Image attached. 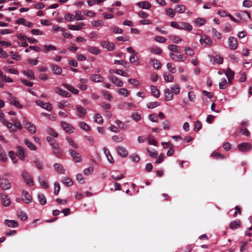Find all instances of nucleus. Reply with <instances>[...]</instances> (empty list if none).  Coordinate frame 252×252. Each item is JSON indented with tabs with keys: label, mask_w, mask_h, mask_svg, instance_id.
<instances>
[{
	"label": "nucleus",
	"mask_w": 252,
	"mask_h": 252,
	"mask_svg": "<svg viewBox=\"0 0 252 252\" xmlns=\"http://www.w3.org/2000/svg\"><path fill=\"white\" fill-rule=\"evenodd\" d=\"M12 122L10 123L6 121H3V124L9 129L10 131L12 132H16L18 129H22L23 127L18 119L16 118L11 119Z\"/></svg>",
	"instance_id": "nucleus-1"
},
{
	"label": "nucleus",
	"mask_w": 252,
	"mask_h": 252,
	"mask_svg": "<svg viewBox=\"0 0 252 252\" xmlns=\"http://www.w3.org/2000/svg\"><path fill=\"white\" fill-rule=\"evenodd\" d=\"M0 187L3 190H8L11 188V184L8 179L0 175Z\"/></svg>",
	"instance_id": "nucleus-2"
},
{
	"label": "nucleus",
	"mask_w": 252,
	"mask_h": 252,
	"mask_svg": "<svg viewBox=\"0 0 252 252\" xmlns=\"http://www.w3.org/2000/svg\"><path fill=\"white\" fill-rule=\"evenodd\" d=\"M23 123L25 128L31 133H34L36 132V127L34 125L28 121L26 117L23 118Z\"/></svg>",
	"instance_id": "nucleus-3"
},
{
	"label": "nucleus",
	"mask_w": 252,
	"mask_h": 252,
	"mask_svg": "<svg viewBox=\"0 0 252 252\" xmlns=\"http://www.w3.org/2000/svg\"><path fill=\"white\" fill-rule=\"evenodd\" d=\"M200 44L204 47L210 46L213 44V41L208 36L203 35L199 40Z\"/></svg>",
	"instance_id": "nucleus-4"
},
{
	"label": "nucleus",
	"mask_w": 252,
	"mask_h": 252,
	"mask_svg": "<svg viewBox=\"0 0 252 252\" xmlns=\"http://www.w3.org/2000/svg\"><path fill=\"white\" fill-rule=\"evenodd\" d=\"M208 58H209L210 62L212 64L218 63L221 64L223 63V57L219 55L213 56L211 55H208Z\"/></svg>",
	"instance_id": "nucleus-5"
},
{
	"label": "nucleus",
	"mask_w": 252,
	"mask_h": 252,
	"mask_svg": "<svg viewBox=\"0 0 252 252\" xmlns=\"http://www.w3.org/2000/svg\"><path fill=\"white\" fill-rule=\"evenodd\" d=\"M238 149L241 152H246L251 150L252 145L250 143L244 142L238 144Z\"/></svg>",
	"instance_id": "nucleus-6"
},
{
	"label": "nucleus",
	"mask_w": 252,
	"mask_h": 252,
	"mask_svg": "<svg viewBox=\"0 0 252 252\" xmlns=\"http://www.w3.org/2000/svg\"><path fill=\"white\" fill-rule=\"evenodd\" d=\"M169 56L171 57L172 60L175 61L184 62L187 59L186 56L181 54H176L173 53H170L169 54Z\"/></svg>",
	"instance_id": "nucleus-7"
},
{
	"label": "nucleus",
	"mask_w": 252,
	"mask_h": 252,
	"mask_svg": "<svg viewBox=\"0 0 252 252\" xmlns=\"http://www.w3.org/2000/svg\"><path fill=\"white\" fill-rule=\"evenodd\" d=\"M22 176L28 185L32 186L33 185L32 177L27 171L24 170L22 172Z\"/></svg>",
	"instance_id": "nucleus-8"
},
{
	"label": "nucleus",
	"mask_w": 252,
	"mask_h": 252,
	"mask_svg": "<svg viewBox=\"0 0 252 252\" xmlns=\"http://www.w3.org/2000/svg\"><path fill=\"white\" fill-rule=\"evenodd\" d=\"M68 152L75 162H80L81 161V157L79 153L75 152L72 149H69L68 150Z\"/></svg>",
	"instance_id": "nucleus-9"
},
{
	"label": "nucleus",
	"mask_w": 252,
	"mask_h": 252,
	"mask_svg": "<svg viewBox=\"0 0 252 252\" xmlns=\"http://www.w3.org/2000/svg\"><path fill=\"white\" fill-rule=\"evenodd\" d=\"M36 103L38 106L42 107V108L48 111H51L52 110V105L51 103L49 102L44 103L41 100L38 99L36 101Z\"/></svg>",
	"instance_id": "nucleus-10"
},
{
	"label": "nucleus",
	"mask_w": 252,
	"mask_h": 252,
	"mask_svg": "<svg viewBox=\"0 0 252 252\" xmlns=\"http://www.w3.org/2000/svg\"><path fill=\"white\" fill-rule=\"evenodd\" d=\"M109 79L113 84L118 87H121L123 86L124 83L123 81L114 75H109Z\"/></svg>",
	"instance_id": "nucleus-11"
},
{
	"label": "nucleus",
	"mask_w": 252,
	"mask_h": 252,
	"mask_svg": "<svg viewBox=\"0 0 252 252\" xmlns=\"http://www.w3.org/2000/svg\"><path fill=\"white\" fill-rule=\"evenodd\" d=\"M228 45L230 48L232 50H235L238 46V43L236 38L234 37L230 36L228 40Z\"/></svg>",
	"instance_id": "nucleus-12"
},
{
	"label": "nucleus",
	"mask_w": 252,
	"mask_h": 252,
	"mask_svg": "<svg viewBox=\"0 0 252 252\" xmlns=\"http://www.w3.org/2000/svg\"><path fill=\"white\" fill-rule=\"evenodd\" d=\"M85 24L83 22L78 23L77 25H68L69 29L73 31H80L83 29V27Z\"/></svg>",
	"instance_id": "nucleus-13"
},
{
	"label": "nucleus",
	"mask_w": 252,
	"mask_h": 252,
	"mask_svg": "<svg viewBox=\"0 0 252 252\" xmlns=\"http://www.w3.org/2000/svg\"><path fill=\"white\" fill-rule=\"evenodd\" d=\"M235 15L241 21L242 20H246L247 18H250V14L247 11H242L236 13Z\"/></svg>",
	"instance_id": "nucleus-14"
},
{
	"label": "nucleus",
	"mask_w": 252,
	"mask_h": 252,
	"mask_svg": "<svg viewBox=\"0 0 252 252\" xmlns=\"http://www.w3.org/2000/svg\"><path fill=\"white\" fill-rule=\"evenodd\" d=\"M103 152L106 157L107 160L109 161V162L111 164L114 163L115 162L114 159L111 155L110 151L106 147H104L103 148Z\"/></svg>",
	"instance_id": "nucleus-15"
},
{
	"label": "nucleus",
	"mask_w": 252,
	"mask_h": 252,
	"mask_svg": "<svg viewBox=\"0 0 252 252\" xmlns=\"http://www.w3.org/2000/svg\"><path fill=\"white\" fill-rule=\"evenodd\" d=\"M61 124L63 129L67 132L71 133L73 132L74 128L71 125L64 121H62Z\"/></svg>",
	"instance_id": "nucleus-16"
},
{
	"label": "nucleus",
	"mask_w": 252,
	"mask_h": 252,
	"mask_svg": "<svg viewBox=\"0 0 252 252\" xmlns=\"http://www.w3.org/2000/svg\"><path fill=\"white\" fill-rule=\"evenodd\" d=\"M4 224L8 227L16 228L18 226V222L14 220H5Z\"/></svg>",
	"instance_id": "nucleus-17"
},
{
	"label": "nucleus",
	"mask_w": 252,
	"mask_h": 252,
	"mask_svg": "<svg viewBox=\"0 0 252 252\" xmlns=\"http://www.w3.org/2000/svg\"><path fill=\"white\" fill-rule=\"evenodd\" d=\"M164 95L166 101H170L173 99V95L170 90L166 88L164 91Z\"/></svg>",
	"instance_id": "nucleus-18"
},
{
	"label": "nucleus",
	"mask_w": 252,
	"mask_h": 252,
	"mask_svg": "<svg viewBox=\"0 0 252 252\" xmlns=\"http://www.w3.org/2000/svg\"><path fill=\"white\" fill-rule=\"evenodd\" d=\"M22 199L27 204L32 202V199L29 193L26 191H23L22 194Z\"/></svg>",
	"instance_id": "nucleus-19"
},
{
	"label": "nucleus",
	"mask_w": 252,
	"mask_h": 252,
	"mask_svg": "<svg viewBox=\"0 0 252 252\" xmlns=\"http://www.w3.org/2000/svg\"><path fill=\"white\" fill-rule=\"evenodd\" d=\"M55 91L58 94L65 97H69L71 96L70 94L68 92H66L65 91L59 87H56L55 88Z\"/></svg>",
	"instance_id": "nucleus-20"
},
{
	"label": "nucleus",
	"mask_w": 252,
	"mask_h": 252,
	"mask_svg": "<svg viewBox=\"0 0 252 252\" xmlns=\"http://www.w3.org/2000/svg\"><path fill=\"white\" fill-rule=\"evenodd\" d=\"M180 30H184L188 32H190L192 29V26L188 23L180 22Z\"/></svg>",
	"instance_id": "nucleus-21"
},
{
	"label": "nucleus",
	"mask_w": 252,
	"mask_h": 252,
	"mask_svg": "<svg viewBox=\"0 0 252 252\" xmlns=\"http://www.w3.org/2000/svg\"><path fill=\"white\" fill-rule=\"evenodd\" d=\"M76 108L77 112L79 113V117L80 118H83L86 114V109L81 105H77Z\"/></svg>",
	"instance_id": "nucleus-22"
},
{
	"label": "nucleus",
	"mask_w": 252,
	"mask_h": 252,
	"mask_svg": "<svg viewBox=\"0 0 252 252\" xmlns=\"http://www.w3.org/2000/svg\"><path fill=\"white\" fill-rule=\"evenodd\" d=\"M16 154L21 160H24L25 159L26 156L24 153V148L23 147L21 146H18L17 147Z\"/></svg>",
	"instance_id": "nucleus-23"
},
{
	"label": "nucleus",
	"mask_w": 252,
	"mask_h": 252,
	"mask_svg": "<svg viewBox=\"0 0 252 252\" xmlns=\"http://www.w3.org/2000/svg\"><path fill=\"white\" fill-rule=\"evenodd\" d=\"M87 81V79L86 78H81L80 79V83L78 85V87L81 90H86L88 88L87 86L86 85Z\"/></svg>",
	"instance_id": "nucleus-24"
},
{
	"label": "nucleus",
	"mask_w": 252,
	"mask_h": 252,
	"mask_svg": "<svg viewBox=\"0 0 252 252\" xmlns=\"http://www.w3.org/2000/svg\"><path fill=\"white\" fill-rule=\"evenodd\" d=\"M137 5L144 9H150L151 7V3L146 1L139 2L137 3Z\"/></svg>",
	"instance_id": "nucleus-25"
},
{
	"label": "nucleus",
	"mask_w": 252,
	"mask_h": 252,
	"mask_svg": "<svg viewBox=\"0 0 252 252\" xmlns=\"http://www.w3.org/2000/svg\"><path fill=\"white\" fill-rule=\"evenodd\" d=\"M8 99L10 101V103L15 106L19 108H22V106L20 104L19 102L16 99L15 97L12 96L10 94H9Z\"/></svg>",
	"instance_id": "nucleus-26"
},
{
	"label": "nucleus",
	"mask_w": 252,
	"mask_h": 252,
	"mask_svg": "<svg viewBox=\"0 0 252 252\" xmlns=\"http://www.w3.org/2000/svg\"><path fill=\"white\" fill-rule=\"evenodd\" d=\"M92 81L95 83L102 82L103 81V77L99 74H93L91 77Z\"/></svg>",
	"instance_id": "nucleus-27"
},
{
	"label": "nucleus",
	"mask_w": 252,
	"mask_h": 252,
	"mask_svg": "<svg viewBox=\"0 0 252 252\" xmlns=\"http://www.w3.org/2000/svg\"><path fill=\"white\" fill-rule=\"evenodd\" d=\"M58 106L60 109H63L65 107H72V106L67 100H63L58 103Z\"/></svg>",
	"instance_id": "nucleus-28"
},
{
	"label": "nucleus",
	"mask_w": 252,
	"mask_h": 252,
	"mask_svg": "<svg viewBox=\"0 0 252 252\" xmlns=\"http://www.w3.org/2000/svg\"><path fill=\"white\" fill-rule=\"evenodd\" d=\"M62 85L65 88H66L68 91H69L72 93L75 94H78L79 91L78 90L75 89L74 87L72 86L66 84H63Z\"/></svg>",
	"instance_id": "nucleus-29"
},
{
	"label": "nucleus",
	"mask_w": 252,
	"mask_h": 252,
	"mask_svg": "<svg viewBox=\"0 0 252 252\" xmlns=\"http://www.w3.org/2000/svg\"><path fill=\"white\" fill-rule=\"evenodd\" d=\"M101 45L110 51H112L115 49V45L113 43L107 41L102 42Z\"/></svg>",
	"instance_id": "nucleus-30"
},
{
	"label": "nucleus",
	"mask_w": 252,
	"mask_h": 252,
	"mask_svg": "<svg viewBox=\"0 0 252 252\" xmlns=\"http://www.w3.org/2000/svg\"><path fill=\"white\" fill-rule=\"evenodd\" d=\"M87 50L90 53L95 55H98L100 53V51L98 48L93 46H89L87 47Z\"/></svg>",
	"instance_id": "nucleus-31"
},
{
	"label": "nucleus",
	"mask_w": 252,
	"mask_h": 252,
	"mask_svg": "<svg viewBox=\"0 0 252 252\" xmlns=\"http://www.w3.org/2000/svg\"><path fill=\"white\" fill-rule=\"evenodd\" d=\"M117 150L118 154L122 157H126L127 155V152L124 147L119 146Z\"/></svg>",
	"instance_id": "nucleus-32"
},
{
	"label": "nucleus",
	"mask_w": 252,
	"mask_h": 252,
	"mask_svg": "<svg viewBox=\"0 0 252 252\" xmlns=\"http://www.w3.org/2000/svg\"><path fill=\"white\" fill-rule=\"evenodd\" d=\"M74 15L75 20L77 21H81L85 19V17L81 10H76L75 12Z\"/></svg>",
	"instance_id": "nucleus-33"
},
{
	"label": "nucleus",
	"mask_w": 252,
	"mask_h": 252,
	"mask_svg": "<svg viewBox=\"0 0 252 252\" xmlns=\"http://www.w3.org/2000/svg\"><path fill=\"white\" fill-rule=\"evenodd\" d=\"M170 89L172 94L177 95L180 93V88L178 84H175L170 86Z\"/></svg>",
	"instance_id": "nucleus-34"
},
{
	"label": "nucleus",
	"mask_w": 252,
	"mask_h": 252,
	"mask_svg": "<svg viewBox=\"0 0 252 252\" xmlns=\"http://www.w3.org/2000/svg\"><path fill=\"white\" fill-rule=\"evenodd\" d=\"M52 145L53 146V148L54 149V154L59 157L61 156L62 152V151L59 148L58 144H57L56 143H52Z\"/></svg>",
	"instance_id": "nucleus-35"
},
{
	"label": "nucleus",
	"mask_w": 252,
	"mask_h": 252,
	"mask_svg": "<svg viewBox=\"0 0 252 252\" xmlns=\"http://www.w3.org/2000/svg\"><path fill=\"white\" fill-rule=\"evenodd\" d=\"M150 88L152 95L156 97H158L160 96V92L158 88L153 85H152Z\"/></svg>",
	"instance_id": "nucleus-36"
},
{
	"label": "nucleus",
	"mask_w": 252,
	"mask_h": 252,
	"mask_svg": "<svg viewBox=\"0 0 252 252\" xmlns=\"http://www.w3.org/2000/svg\"><path fill=\"white\" fill-rule=\"evenodd\" d=\"M24 142L25 144L32 151H35L36 150V146L28 139H24Z\"/></svg>",
	"instance_id": "nucleus-37"
},
{
	"label": "nucleus",
	"mask_w": 252,
	"mask_h": 252,
	"mask_svg": "<svg viewBox=\"0 0 252 252\" xmlns=\"http://www.w3.org/2000/svg\"><path fill=\"white\" fill-rule=\"evenodd\" d=\"M54 167L56 171L58 172L59 173L63 174L65 171V169L59 163H55L54 164Z\"/></svg>",
	"instance_id": "nucleus-38"
},
{
	"label": "nucleus",
	"mask_w": 252,
	"mask_h": 252,
	"mask_svg": "<svg viewBox=\"0 0 252 252\" xmlns=\"http://www.w3.org/2000/svg\"><path fill=\"white\" fill-rule=\"evenodd\" d=\"M225 74L229 81H230L231 80H232L234 78V72L229 68H228L227 69V70L225 72Z\"/></svg>",
	"instance_id": "nucleus-39"
},
{
	"label": "nucleus",
	"mask_w": 252,
	"mask_h": 252,
	"mask_svg": "<svg viewBox=\"0 0 252 252\" xmlns=\"http://www.w3.org/2000/svg\"><path fill=\"white\" fill-rule=\"evenodd\" d=\"M112 177L115 180H120L124 178V175L122 173L116 171L114 172Z\"/></svg>",
	"instance_id": "nucleus-40"
},
{
	"label": "nucleus",
	"mask_w": 252,
	"mask_h": 252,
	"mask_svg": "<svg viewBox=\"0 0 252 252\" xmlns=\"http://www.w3.org/2000/svg\"><path fill=\"white\" fill-rule=\"evenodd\" d=\"M23 73L31 80L35 79L34 72L32 70H27L23 71Z\"/></svg>",
	"instance_id": "nucleus-41"
},
{
	"label": "nucleus",
	"mask_w": 252,
	"mask_h": 252,
	"mask_svg": "<svg viewBox=\"0 0 252 252\" xmlns=\"http://www.w3.org/2000/svg\"><path fill=\"white\" fill-rule=\"evenodd\" d=\"M52 70L54 73L60 75L62 73V68L57 65L53 64L51 65Z\"/></svg>",
	"instance_id": "nucleus-42"
},
{
	"label": "nucleus",
	"mask_w": 252,
	"mask_h": 252,
	"mask_svg": "<svg viewBox=\"0 0 252 252\" xmlns=\"http://www.w3.org/2000/svg\"><path fill=\"white\" fill-rule=\"evenodd\" d=\"M1 201L2 204L4 206H8L10 204V199L7 197V196L5 194L2 195L1 197Z\"/></svg>",
	"instance_id": "nucleus-43"
},
{
	"label": "nucleus",
	"mask_w": 252,
	"mask_h": 252,
	"mask_svg": "<svg viewBox=\"0 0 252 252\" xmlns=\"http://www.w3.org/2000/svg\"><path fill=\"white\" fill-rule=\"evenodd\" d=\"M117 92L119 94L125 97L127 96L129 94V91L126 89L124 88L119 89Z\"/></svg>",
	"instance_id": "nucleus-44"
},
{
	"label": "nucleus",
	"mask_w": 252,
	"mask_h": 252,
	"mask_svg": "<svg viewBox=\"0 0 252 252\" xmlns=\"http://www.w3.org/2000/svg\"><path fill=\"white\" fill-rule=\"evenodd\" d=\"M241 222L239 220H234L230 223V228L231 229H234L237 228L240 226Z\"/></svg>",
	"instance_id": "nucleus-45"
},
{
	"label": "nucleus",
	"mask_w": 252,
	"mask_h": 252,
	"mask_svg": "<svg viewBox=\"0 0 252 252\" xmlns=\"http://www.w3.org/2000/svg\"><path fill=\"white\" fill-rule=\"evenodd\" d=\"M17 215L18 218L22 221L26 220L28 218L26 214L23 211H18Z\"/></svg>",
	"instance_id": "nucleus-46"
},
{
	"label": "nucleus",
	"mask_w": 252,
	"mask_h": 252,
	"mask_svg": "<svg viewBox=\"0 0 252 252\" xmlns=\"http://www.w3.org/2000/svg\"><path fill=\"white\" fill-rule=\"evenodd\" d=\"M129 62L131 63H134L136 65H138L139 64L138 57L134 54H132L130 56L129 58Z\"/></svg>",
	"instance_id": "nucleus-47"
},
{
	"label": "nucleus",
	"mask_w": 252,
	"mask_h": 252,
	"mask_svg": "<svg viewBox=\"0 0 252 252\" xmlns=\"http://www.w3.org/2000/svg\"><path fill=\"white\" fill-rule=\"evenodd\" d=\"M39 201L41 205H45L46 202V198L45 195L42 193H39L37 195Z\"/></svg>",
	"instance_id": "nucleus-48"
},
{
	"label": "nucleus",
	"mask_w": 252,
	"mask_h": 252,
	"mask_svg": "<svg viewBox=\"0 0 252 252\" xmlns=\"http://www.w3.org/2000/svg\"><path fill=\"white\" fill-rule=\"evenodd\" d=\"M175 9L179 13H184L186 10V6L183 4H178L176 5Z\"/></svg>",
	"instance_id": "nucleus-49"
},
{
	"label": "nucleus",
	"mask_w": 252,
	"mask_h": 252,
	"mask_svg": "<svg viewBox=\"0 0 252 252\" xmlns=\"http://www.w3.org/2000/svg\"><path fill=\"white\" fill-rule=\"evenodd\" d=\"M66 141L69 145L74 149H77L78 148V145L70 137H66Z\"/></svg>",
	"instance_id": "nucleus-50"
},
{
	"label": "nucleus",
	"mask_w": 252,
	"mask_h": 252,
	"mask_svg": "<svg viewBox=\"0 0 252 252\" xmlns=\"http://www.w3.org/2000/svg\"><path fill=\"white\" fill-rule=\"evenodd\" d=\"M185 54L189 56H192L194 54L193 49L189 47L186 46L184 48Z\"/></svg>",
	"instance_id": "nucleus-51"
},
{
	"label": "nucleus",
	"mask_w": 252,
	"mask_h": 252,
	"mask_svg": "<svg viewBox=\"0 0 252 252\" xmlns=\"http://www.w3.org/2000/svg\"><path fill=\"white\" fill-rule=\"evenodd\" d=\"M38 181L40 185L44 188L47 189L48 186L47 185V182L43 176H39L38 177Z\"/></svg>",
	"instance_id": "nucleus-52"
},
{
	"label": "nucleus",
	"mask_w": 252,
	"mask_h": 252,
	"mask_svg": "<svg viewBox=\"0 0 252 252\" xmlns=\"http://www.w3.org/2000/svg\"><path fill=\"white\" fill-rule=\"evenodd\" d=\"M169 146V150L166 153V155L167 156L170 157L173 155L174 153L175 150L174 149V146L171 144V143H168L167 144Z\"/></svg>",
	"instance_id": "nucleus-53"
},
{
	"label": "nucleus",
	"mask_w": 252,
	"mask_h": 252,
	"mask_svg": "<svg viewBox=\"0 0 252 252\" xmlns=\"http://www.w3.org/2000/svg\"><path fill=\"white\" fill-rule=\"evenodd\" d=\"M150 62L152 63L155 68L159 69L161 67V63L158 60L155 59H151Z\"/></svg>",
	"instance_id": "nucleus-54"
},
{
	"label": "nucleus",
	"mask_w": 252,
	"mask_h": 252,
	"mask_svg": "<svg viewBox=\"0 0 252 252\" xmlns=\"http://www.w3.org/2000/svg\"><path fill=\"white\" fill-rule=\"evenodd\" d=\"M160 103L158 101L150 102L147 104V107L148 109H153L160 105Z\"/></svg>",
	"instance_id": "nucleus-55"
},
{
	"label": "nucleus",
	"mask_w": 252,
	"mask_h": 252,
	"mask_svg": "<svg viewBox=\"0 0 252 252\" xmlns=\"http://www.w3.org/2000/svg\"><path fill=\"white\" fill-rule=\"evenodd\" d=\"M169 38L175 43H179L182 41V38L177 35H170Z\"/></svg>",
	"instance_id": "nucleus-56"
},
{
	"label": "nucleus",
	"mask_w": 252,
	"mask_h": 252,
	"mask_svg": "<svg viewBox=\"0 0 252 252\" xmlns=\"http://www.w3.org/2000/svg\"><path fill=\"white\" fill-rule=\"evenodd\" d=\"M3 69L11 74H17L18 73V71L17 70L13 68H10L8 66H4Z\"/></svg>",
	"instance_id": "nucleus-57"
},
{
	"label": "nucleus",
	"mask_w": 252,
	"mask_h": 252,
	"mask_svg": "<svg viewBox=\"0 0 252 252\" xmlns=\"http://www.w3.org/2000/svg\"><path fill=\"white\" fill-rule=\"evenodd\" d=\"M44 47L45 48V50H44L45 53H47L50 51H54L57 49L56 47L52 45H45Z\"/></svg>",
	"instance_id": "nucleus-58"
},
{
	"label": "nucleus",
	"mask_w": 252,
	"mask_h": 252,
	"mask_svg": "<svg viewBox=\"0 0 252 252\" xmlns=\"http://www.w3.org/2000/svg\"><path fill=\"white\" fill-rule=\"evenodd\" d=\"M168 49L171 51L177 53H179L180 50V48L179 46L173 44L169 45L168 46Z\"/></svg>",
	"instance_id": "nucleus-59"
},
{
	"label": "nucleus",
	"mask_w": 252,
	"mask_h": 252,
	"mask_svg": "<svg viewBox=\"0 0 252 252\" xmlns=\"http://www.w3.org/2000/svg\"><path fill=\"white\" fill-rule=\"evenodd\" d=\"M227 84V82L226 78H223L219 83V88L221 90L224 89L226 88Z\"/></svg>",
	"instance_id": "nucleus-60"
},
{
	"label": "nucleus",
	"mask_w": 252,
	"mask_h": 252,
	"mask_svg": "<svg viewBox=\"0 0 252 252\" xmlns=\"http://www.w3.org/2000/svg\"><path fill=\"white\" fill-rule=\"evenodd\" d=\"M163 77L165 81L167 82H172L174 79V76L170 74L164 73Z\"/></svg>",
	"instance_id": "nucleus-61"
},
{
	"label": "nucleus",
	"mask_w": 252,
	"mask_h": 252,
	"mask_svg": "<svg viewBox=\"0 0 252 252\" xmlns=\"http://www.w3.org/2000/svg\"><path fill=\"white\" fill-rule=\"evenodd\" d=\"M94 121L99 124H102L103 123V119L99 114H96L94 117Z\"/></svg>",
	"instance_id": "nucleus-62"
},
{
	"label": "nucleus",
	"mask_w": 252,
	"mask_h": 252,
	"mask_svg": "<svg viewBox=\"0 0 252 252\" xmlns=\"http://www.w3.org/2000/svg\"><path fill=\"white\" fill-rule=\"evenodd\" d=\"M79 126L81 128L85 130L89 131L90 130V126L88 125L87 124L84 122H80L79 123Z\"/></svg>",
	"instance_id": "nucleus-63"
},
{
	"label": "nucleus",
	"mask_w": 252,
	"mask_h": 252,
	"mask_svg": "<svg viewBox=\"0 0 252 252\" xmlns=\"http://www.w3.org/2000/svg\"><path fill=\"white\" fill-rule=\"evenodd\" d=\"M166 67L169 72H170L172 73H175L176 68L175 65L173 63H168L166 64Z\"/></svg>",
	"instance_id": "nucleus-64"
}]
</instances>
